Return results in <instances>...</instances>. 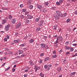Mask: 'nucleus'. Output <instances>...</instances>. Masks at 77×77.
Masks as SVG:
<instances>
[{
	"label": "nucleus",
	"mask_w": 77,
	"mask_h": 77,
	"mask_svg": "<svg viewBox=\"0 0 77 77\" xmlns=\"http://www.w3.org/2000/svg\"><path fill=\"white\" fill-rule=\"evenodd\" d=\"M44 21L43 20H41L40 22V24H38L39 26H41L43 27H44Z\"/></svg>",
	"instance_id": "nucleus-1"
},
{
	"label": "nucleus",
	"mask_w": 77,
	"mask_h": 77,
	"mask_svg": "<svg viewBox=\"0 0 77 77\" xmlns=\"http://www.w3.org/2000/svg\"><path fill=\"white\" fill-rule=\"evenodd\" d=\"M21 26V23L19 22L16 26V29H18V28L20 27Z\"/></svg>",
	"instance_id": "nucleus-2"
},
{
	"label": "nucleus",
	"mask_w": 77,
	"mask_h": 77,
	"mask_svg": "<svg viewBox=\"0 0 77 77\" xmlns=\"http://www.w3.org/2000/svg\"><path fill=\"white\" fill-rule=\"evenodd\" d=\"M34 69H35V72H36L38 71V69H40V67H38L37 66H35Z\"/></svg>",
	"instance_id": "nucleus-3"
},
{
	"label": "nucleus",
	"mask_w": 77,
	"mask_h": 77,
	"mask_svg": "<svg viewBox=\"0 0 77 77\" xmlns=\"http://www.w3.org/2000/svg\"><path fill=\"white\" fill-rule=\"evenodd\" d=\"M44 68L45 69H47V70H49L50 69V68H49L48 66L47 65H45Z\"/></svg>",
	"instance_id": "nucleus-4"
},
{
	"label": "nucleus",
	"mask_w": 77,
	"mask_h": 77,
	"mask_svg": "<svg viewBox=\"0 0 77 77\" xmlns=\"http://www.w3.org/2000/svg\"><path fill=\"white\" fill-rule=\"evenodd\" d=\"M37 8H38V9H41L42 8V6L40 5L39 4H37Z\"/></svg>",
	"instance_id": "nucleus-5"
},
{
	"label": "nucleus",
	"mask_w": 77,
	"mask_h": 77,
	"mask_svg": "<svg viewBox=\"0 0 77 77\" xmlns=\"http://www.w3.org/2000/svg\"><path fill=\"white\" fill-rule=\"evenodd\" d=\"M40 45L41 46V48H44L45 46H46V44L44 43H42L40 44Z\"/></svg>",
	"instance_id": "nucleus-6"
},
{
	"label": "nucleus",
	"mask_w": 77,
	"mask_h": 77,
	"mask_svg": "<svg viewBox=\"0 0 77 77\" xmlns=\"http://www.w3.org/2000/svg\"><path fill=\"white\" fill-rule=\"evenodd\" d=\"M12 24H15L16 23V20L15 19H13L11 20Z\"/></svg>",
	"instance_id": "nucleus-7"
},
{
	"label": "nucleus",
	"mask_w": 77,
	"mask_h": 77,
	"mask_svg": "<svg viewBox=\"0 0 77 77\" xmlns=\"http://www.w3.org/2000/svg\"><path fill=\"white\" fill-rule=\"evenodd\" d=\"M27 17H28V18H29V19H32V18H33V16L29 14L28 15H27Z\"/></svg>",
	"instance_id": "nucleus-8"
},
{
	"label": "nucleus",
	"mask_w": 77,
	"mask_h": 77,
	"mask_svg": "<svg viewBox=\"0 0 77 77\" xmlns=\"http://www.w3.org/2000/svg\"><path fill=\"white\" fill-rule=\"evenodd\" d=\"M56 12L58 16L60 15V14H62V12H61L59 11H56Z\"/></svg>",
	"instance_id": "nucleus-9"
},
{
	"label": "nucleus",
	"mask_w": 77,
	"mask_h": 77,
	"mask_svg": "<svg viewBox=\"0 0 77 77\" xmlns=\"http://www.w3.org/2000/svg\"><path fill=\"white\" fill-rule=\"evenodd\" d=\"M63 41V38L62 36H61L59 39V42L60 43H62Z\"/></svg>",
	"instance_id": "nucleus-10"
},
{
	"label": "nucleus",
	"mask_w": 77,
	"mask_h": 77,
	"mask_svg": "<svg viewBox=\"0 0 77 77\" xmlns=\"http://www.w3.org/2000/svg\"><path fill=\"white\" fill-rule=\"evenodd\" d=\"M65 48L66 50H70V49H71V47L66 45L65 46Z\"/></svg>",
	"instance_id": "nucleus-11"
},
{
	"label": "nucleus",
	"mask_w": 77,
	"mask_h": 77,
	"mask_svg": "<svg viewBox=\"0 0 77 77\" xmlns=\"http://www.w3.org/2000/svg\"><path fill=\"white\" fill-rule=\"evenodd\" d=\"M76 74V72H74L72 73H71L70 74V76H72V75H75Z\"/></svg>",
	"instance_id": "nucleus-12"
},
{
	"label": "nucleus",
	"mask_w": 77,
	"mask_h": 77,
	"mask_svg": "<svg viewBox=\"0 0 77 77\" xmlns=\"http://www.w3.org/2000/svg\"><path fill=\"white\" fill-rule=\"evenodd\" d=\"M18 51H19V55L21 54H23V52H24V51L22 50H20Z\"/></svg>",
	"instance_id": "nucleus-13"
},
{
	"label": "nucleus",
	"mask_w": 77,
	"mask_h": 77,
	"mask_svg": "<svg viewBox=\"0 0 77 77\" xmlns=\"http://www.w3.org/2000/svg\"><path fill=\"white\" fill-rule=\"evenodd\" d=\"M57 57V55L56 54H54L51 57V58H56Z\"/></svg>",
	"instance_id": "nucleus-14"
},
{
	"label": "nucleus",
	"mask_w": 77,
	"mask_h": 77,
	"mask_svg": "<svg viewBox=\"0 0 77 77\" xmlns=\"http://www.w3.org/2000/svg\"><path fill=\"white\" fill-rule=\"evenodd\" d=\"M34 41L33 39H31L29 41V43H32V42H34Z\"/></svg>",
	"instance_id": "nucleus-15"
},
{
	"label": "nucleus",
	"mask_w": 77,
	"mask_h": 77,
	"mask_svg": "<svg viewBox=\"0 0 77 77\" xmlns=\"http://www.w3.org/2000/svg\"><path fill=\"white\" fill-rule=\"evenodd\" d=\"M40 76H41V77H44V74H43L42 73V72H41L39 74Z\"/></svg>",
	"instance_id": "nucleus-16"
},
{
	"label": "nucleus",
	"mask_w": 77,
	"mask_h": 77,
	"mask_svg": "<svg viewBox=\"0 0 77 77\" xmlns=\"http://www.w3.org/2000/svg\"><path fill=\"white\" fill-rule=\"evenodd\" d=\"M39 19H40L39 17H38V18H36L35 20V22H38V21H39Z\"/></svg>",
	"instance_id": "nucleus-17"
},
{
	"label": "nucleus",
	"mask_w": 77,
	"mask_h": 77,
	"mask_svg": "<svg viewBox=\"0 0 77 77\" xmlns=\"http://www.w3.org/2000/svg\"><path fill=\"white\" fill-rule=\"evenodd\" d=\"M8 18L9 20H11L12 18V16H11V15H9V16L8 17Z\"/></svg>",
	"instance_id": "nucleus-18"
},
{
	"label": "nucleus",
	"mask_w": 77,
	"mask_h": 77,
	"mask_svg": "<svg viewBox=\"0 0 77 77\" xmlns=\"http://www.w3.org/2000/svg\"><path fill=\"white\" fill-rule=\"evenodd\" d=\"M20 17L21 19H23V18H24L25 16H24L23 15H21L20 16Z\"/></svg>",
	"instance_id": "nucleus-19"
},
{
	"label": "nucleus",
	"mask_w": 77,
	"mask_h": 77,
	"mask_svg": "<svg viewBox=\"0 0 77 77\" xmlns=\"http://www.w3.org/2000/svg\"><path fill=\"white\" fill-rule=\"evenodd\" d=\"M3 22L2 23V24H5L6 23V21L5 20H3Z\"/></svg>",
	"instance_id": "nucleus-20"
},
{
	"label": "nucleus",
	"mask_w": 77,
	"mask_h": 77,
	"mask_svg": "<svg viewBox=\"0 0 77 77\" xmlns=\"http://www.w3.org/2000/svg\"><path fill=\"white\" fill-rule=\"evenodd\" d=\"M53 27L54 28V29H56L57 27H58V25H57L56 26H54Z\"/></svg>",
	"instance_id": "nucleus-21"
},
{
	"label": "nucleus",
	"mask_w": 77,
	"mask_h": 77,
	"mask_svg": "<svg viewBox=\"0 0 77 77\" xmlns=\"http://www.w3.org/2000/svg\"><path fill=\"white\" fill-rule=\"evenodd\" d=\"M62 70V69H61V67H59L57 69V71H58V72H60L61 71V70Z\"/></svg>",
	"instance_id": "nucleus-22"
},
{
	"label": "nucleus",
	"mask_w": 77,
	"mask_h": 77,
	"mask_svg": "<svg viewBox=\"0 0 77 77\" xmlns=\"http://www.w3.org/2000/svg\"><path fill=\"white\" fill-rule=\"evenodd\" d=\"M45 48L46 50H47V49H48V48H49V47H48V46L46 45L45 46Z\"/></svg>",
	"instance_id": "nucleus-23"
},
{
	"label": "nucleus",
	"mask_w": 77,
	"mask_h": 77,
	"mask_svg": "<svg viewBox=\"0 0 77 77\" xmlns=\"http://www.w3.org/2000/svg\"><path fill=\"white\" fill-rule=\"evenodd\" d=\"M10 27L9 25H8L7 26L5 27L6 29H9V27Z\"/></svg>",
	"instance_id": "nucleus-24"
},
{
	"label": "nucleus",
	"mask_w": 77,
	"mask_h": 77,
	"mask_svg": "<svg viewBox=\"0 0 77 77\" xmlns=\"http://www.w3.org/2000/svg\"><path fill=\"white\" fill-rule=\"evenodd\" d=\"M42 62H43V60H40L39 61V63L40 64H41V63H42Z\"/></svg>",
	"instance_id": "nucleus-25"
},
{
	"label": "nucleus",
	"mask_w": 77,
	"mask_h": 77,
	"mask_svg": "<svg viewBox=\"0 0 77 77\" xmlns=\"http://www.w3.org/2000/svg\"><path fill=\"white\" fill-rule=\"evenodd\" d=\"M20 47H24L25 46H26V45H25V44H21L20 45Z\"/></svg>",
	"instance_id": "nucleus-26"
},
{
	"label": "nucleus",
	"mask_w": 77,
	"mask_h": 77,
	"mask_svg": "<svg viewBox=\"0 0 77 77\" xmlns=\"http://www.w3.org/2000/svg\"><path fill=\"white\" fill-rule=\"evenodd\" d=\"M33 5H31L29 7V9H33Z\"/></svg>",
	"instance_id": "nucleus-27"
},
{
	"label": "nucleus",
	"mask_w": 77,
	"mask_h": 77,
	"mask_svg": "<svg viewBox=\"0 0 77 77\" xmlns=\"http://www.w3.org/2000/svg\"><path fill=\"white\" fill-rule=\"evenodd\" d=\"M63 17H65L66 15V13L63 14Z\"/></svg>",
	"instance_id": "nucleus-28"
},
{
	"label": "nucleus",
	"mask_w": 77,
	"mask_h": 77,
	"mask_svg": "<svg viewBox=\"0 0 77 77\" xmlns=\"http://www.w3.org/2000/svg\"><path fill=\"white\" fill-rule=\"evenodd\" d=\"M48 4H49L48 2H46L45 4V6H48Z\"/></svg>",
	"instance_id": "nucleus-29"
},
{
	"label": "nucleus",
	"mask_w": 77,
	"mask_h": 77,
	"mask_svg": "<svg viewBox=\"0 0 77 77\" xmlns=\"http://www.w3.org/2000/svg\"><path fill=\"white\" fill-rule=\"evenodd\" d=\"M29 63L30 64V65L32 66L33 65V62L31 61L29 62Z\"/></svg>",
	"instance_id": "nucleus-30"
},
{
	"label": "nucleus",
	"mask_w": 77,
	"mask_h": 77,
	"mask_svg": "<svg viewBox=\"0 0 77 77\" xmlns=\"http://www.w3.org/2000/svg\"><path fill=\"white\" fill-rule=\"evenodd\" d=\"M66 62H67V61H66V60H64L63 61V63H66Z\"/></svg>",
	"instance_id": "nucleus-31"
},
{
	"label": "nucleus",
	"mask_w": 77,
	"mask_h": 77,
	"mask_svg": "<svg viewBox=\"0 0 77 77\" xmlns=\"http://www.w3.org/2000/svg\"><path fill=\"white\" fill-rule=\"evenodd\" d=\"M59 42H58V40H56V42L54 43L55 44H59Z\"/></svg>",
	"instance_id": "nucleus-32"
},
{
	"label": "nucleus",
	"mask_w": 77,
	"mask_h": 77,
	"mask_svg": "<svg viewBox=\"0 0 77 77\" xmlns=\"http://www.w3.org/2000/svg\"><path fill=\"white\" fill-rule=\"evenodd\" d=\"M65 45H68V44H69V42H66V43H65Z\"/></svg>",
	"instance_id": "nucleus-33"
},
{
	"label": "nucleus",
	"mask_w": 77,
	"mask_h": 77,
	"mask_svg": "<svg viewBox=\"0 0 77 77\" xmlns=\"http://www.w3.org/2000/svg\"><path fill=\"white\" fill-rule=\"evenodd\" d=\"M10 68H11V67L10 66H8V67L5 70V71H8V69H10Z\"/></svg>",
	"instance_id": "nucleus-34"
},
{
	"label": "nucleus",
	"mask_w": 77,
	"mask_h": 77,
	"mask_svg": "<svg viewBox=\"0 0 77 77\" xmlns=\"http://www.w3.org/2000/svg\"><path fill=\"white\" fill-rule=\"evenodd\" d=\"M48 67H49V68H51V66H52L51 65H48Z\"/></svg>",
	"instance_id": "nucleus-35"
},
{
	"label": "nucleus",
	"mask_w": 77,
	"mask_h": 77,
	"mask_svg": "<svg viewBox=\"0 0 77 77\" xmlns=\"http://www.w3.org/2000/svg\"><path fill=\"white\" fill-rule=\"evenodd\" d=\"M60 2H56V5H60Z\"/></svg>",
	"instance_id": "nucleus-36"
},
{
	"label": "nucleus",
	"mask_w": 77,
	"mask_h": 77,
	"mask_svg": "<svg viewBox=\"0 0 77 77\" xmlns=\"http://www.w3.org/2000/svg\"><path fill=\"white\" fill-rule=\"evenodd\" d=\"M70 19H68L66 21L67 23H69L70 21Z\"/></svg>",
	"instance_id": "nucleus-37"
},
{
	"label": "nucleus",
	"mask_w": 77,
	"mask_h": 77,
	"mask_svg": "<svg viewBox=\"0 0 77 77\" xmlns=\"http://www.w3.org/2000/svg\"><path fill=\"white\" fill-rule=\"evenodd\" d=\"M15 68H13L12 69V72H15Z\"/></svg>",
	"instance_id": "nucleus-38"
},
{
	"label": "nucleus",
	"mask_w": 77,
	"mask_h": 77,
	"mask_svg": "<svg viewBox=\"0 0 77 77\" xmlns=\"http://www.w3.org/2000/svg\"><path fill=\"white\" fill-rule=\"evenodd\" d=\"M22 11L23 12H26V9H23L22 10Z\"/></svg>",
	"instance_id": "nucleus-39"
},
{
	"label": "nucleus",
	"mask_w": 77,
	"mask_h": 77,
	"mask_svg": "<svg viewBox=\"0 0 77 77\" xmlns=\"http://www.w3.org/2000/svg\"><path fill=\"white\" fill-rule=\"evenodd\" d=\"M59 16H60V17H63V14L61 13V14L59 15Z\"/></svg>",
	"instance_id": "nucleus-40"
},
{
	"label": "nucleus",
	"mask_w": 77,
	"mask_h": 77,
	"mask_svg": "<svg viewBox=\"0 0 77 77\" xmlns=\"http://www.w3.org/2000/svg\"><path fill=\"white\" fill-rule=\"evenodd\" d=\"M60 36H58L57 37V40L58 41L59 39H60Z\"/></svg>",
	"instance_id": "nucleus-41"
},
{
	"label": "nucleus",
	"mask_w": 77,
	"mask_h": 77,
	"mask_svg": "<svg viewBox=\"0 0 77 77\" xmlns=\"http://www.w3.org/2000/svg\"><path fill=\"white\" fill-rule=\"evenodd\" d=\"M53 54H56V51H54L53 52Z\"/></svg>",
	"instance_id": "nucleus-42"
},
{
	"label": "nucleus",
	"mask_w": 77,
	"mask_h": 77,
	"mask_svg": "<svg viewBox=\"0 0 77 77\" xmlns=\"http://www.w3.org/2000/svg\"><path fill=\"white\" fill-rule=\"evenodd\" d=\"M44 53H41V54L40 55V56H43L44 55Z\"/></svg>",
	"instance_id": "nucleus-43"
},
{
	"label": "nucleus",
	"mask_w": 77,
	"mask_h": 77,
	"mask_svg": "<svg viewBox=\"0 0 77 77\" xmlns=\"http://www.w3.org/2000/svg\"><path fill=\"white\" fill-rule=\"evenodd\" d=\"M42 12H47V11L46 10L44 9L43 11H42Z\"/></svg>",
	"instance_id": "nucleus-44"
},
{
	"label": "nucleus",
	"mask_w": 77,
	"mask_h": 77,
	"mask_svg": "<svg viewBox=\"0 0 77 77\" xmlns=\"http://www.w3.org/2000/svg\"><path fill=\"white\" fill-rule=\"evenodd\" d=\"M72 45L73 46H77V44L76 43L72 44Z\"/></svg>",
	"instance_id": "nucleus-45"
},
{
	"label": "nucleus",
	"mask_w": 77,
	"mask_h": 77,
	"mask_svg": "<svg viewBox=\"0 0 77 77\" xmlns=\"http://www.w3.org/2000/svg\"><path fill=\"white\" fill-rule=\"evenodd\" d=\"M15 35L16 36H18V33L16 32L15 33Z\"/></svg>",
	"instance_id": "nucleus-46"
},
{
	"label": "nucleus",
	"mask_w": 77,
	"mask_h": 77,
	"mask_svg": "<svg viewBox=\"0 0 77 77\" xmlns=\"http://www.w3.org/2000/svg\"><path fill=\"white\" fill-rule=\"evenodd\" d=\"M20 8H23V4H21L20 5Z\"/></svg>",
	"instance_id": "nucleus-47"
},
{
	"label": "nucleus",
	"mask_w": 77,
	"mask_h": 77,
	"mask_svg": "<svg viewBox=\"0 0 77 77\" xmlns=\"http://www.w3.org/2000/svg\"><path fill=\"white\" fill-rule=\"evenodd\" d=\"M43 38L44 39H47V36H44V37H43Z\"/></svg>",
	"instance_id": "nucleus-48"
},
{
	"label": "nucleus",
	"mask_w": 77,
	"mask_h": 77,
	"mask_svg": "<svg viewBox=\"0 0 77 77\" xmlns=\"http://www.w3.org/2000/svg\"><path fill=\"white\" fill-rule=\"evenodd\" d=\"M17 40V43H20V40L18 39V40Z\"/></svg>",
	"instance_id": "nucleus-49"
},
{
	"label": "nucleus",
	"mask_w": 77,
	"mask_h": 77,
	"mask_svg": "<svg viewBox=\"0 0 77 77\" xmlns=\"http://www.w3.org/2000/svg\"><path fill=\"white\" fill-rule=\"evenodd\" d=\"M63 51V50H62V49H60L59 51V53H62V52Z\"/></svg>",
	"instance_id": "nucleus-50"
},
{
	"label": "nucleus",
	"mask_w": 77,
	"mask_h": 77,
	"mask_svg": "<svg viewBox=\"0 0 77 77\" xmlns=\"http://www.w3.org/2000/svg\"><path fill=\"white\" fill-rule=\"evenodd\" d=\"M27 38H28V37L27 36H26L24 38V39L26 40V39H27Z\"/></svg>",
	"instance_id": "nucleus-51"
},
{
	"label": "nucleus",
	"mask_w": 77,
	"mask_h": 77,
	"mask_svg": "<svg viewBox=\"0 0 77 77\" xmlns=\"http://www.w3.org/2000/svg\"><path fill=\"white\" fill-rule=\"evenodd\" d=\"M9 54H13V52L12 51H10L9 52Z\"/></svg>",
	"instance_id": "nucleus-52"
},
{
	"label": "nucleus",
	"mask_w": 77,
	"mask_h": 77,
	"mask_svg": "<svg viewBox=\"0 0 77 77\" xmlns=\"http://www.w3.org/2000/svg\"><path fill=\"white\" fill-rule=\"evenodd\" d=\"M29 14V12L28 11H26L25 12L26 15H27V14Z\"/></svg>",
	"instance_id": "nucleus-53"
},
{
	"label": "nucleus",
	"mask_w": 77,
	"mask_h": 77,
	"mask_svg": "<svg viewBox=\"0 0 77 77\" xmlns=\"http://www.w3.org/2000/svg\"><path fill=\"white\" fill-rule=\"evenodd\" d=\"M64 1V0H60V3H62Z\"/></svg>",
	"instance_id": "nucleus-54"
},
{
	"label": "nucleus",
	"mask_w": 77,
	"mask_h": 77,
	"mask_svg": "<svg viewBox=\"0 0 77 77\" xmlns=\"http://www.w3.org/2000/svg\"><path fill=\"white\" fill-rule=\"evenodd\" d=\"M51 35H49L48 37L49 39H51Z\"/></svg>",
	"instance_id": "nucleus-55"
},
{
	"label": "nucleus",
	"mask_w": 77,
	"mask_h": 77,
	"mask_svg": "<svg viewBox=\"0 0 77 77\" xmlns=\"http://www.w3.org/2000/svg\"><path fill=\"white\" fill-rule=\"evenodd\" d=\"M74 50V48H70V51H73V50Z\"/></svg>",
	"instance_id": "nucleus-56"
},
{
	"label": "nucleus",
	"mask_w": 77,
	"mask_h": 77,
	"mask_svg": "<svg viewBox=\"0 0 77 77\" xmlns=\"http://www.w3.org/2000/svg\"><path fill=\"white\" fill-rule=\"evenodd\" d=\"M47 60H48V57H47L45 59V61H47Z\"/></svg>",
	"instance_id": "nucleus-57"
},
{
	"label": "nucleus",
	"mask_w": 77,
	"mask_h": 77,
	"mask_svg": "<svg viewBox=\"0 0 77 77\" xmlns=\"http://www.w3.org/2000/svg\"><path fill=\"white\" fill-rule=\"evenodd\" d=\"M24 77H27V75L25 74L24 75Z\"/></svg>",
	"instance_id": "nucleus-58"
},
{
	"label": "nucleus",
	"mask_w": 77,
	"mask_h": 77,
	"mask_svg": "<svg viewBox=\"0 0 77 77\" xmlns=\"http://www.w3.org/2000/svg\"><path fill=\"white\" fill-rule=\"evenodd\" d=\"M26 23H29V20H27L26 21Z\"/></svg>",
	"instance_id": "nucleus-59"
},
{
	"label": "nucleus",
	"mask_w": 77,
	"mask_h": 77,
	"mask_svg": "<svg viewBox=\"0 0 77 77\" xmlns=\"http://www.w3.org/2000/svg\"><path fill=\"white\" fill-rule=\"evenodd\" d=\"M4 40L5 41V42H6L7 41V38H4Z\"/></svg>",
	"instance_id": "nucleus-60"
},
{
	"label": "nucleus",
	"mask_w": 77,
	"mask_h": 77,
	"mask_svg": "<svg viewBox=\"0 0 77 77\" xmlns=\"http://www.w3.org/2000/svg\"><path fill=\"white\" fill-rule=\"evenodd\" d=\"M39 30H40V29H35V31H36V32H39Z\"/></svg>",
	"instance_id": "nucleus-61"
},
{
	"label": "nucleus",
	"mask_w": 77,
	"mask_h": 77,
	"mask_svg": "<svg viewBox=\"0 0 77 77\" xmlns=\"http://www.w3.org/2000/svg\"><path fill=\"white\" fill-rule=\"evenodd\" d=\"M74 14H75V15L77 14V10L75 12Z\"/></svg>",
	"instance_id": "nucleus-62"
},
{
	"label": "nucleus",
	"mask_w": 77,
	"mask_h": 77,
	"mask_svg": "<svg viewBox=\"0 0 77 77\" xmlns=\"http://www.w3.org/2000/svg\"><path fill=\"white\" fill-rule=\"evenodd\" d=\"M25 56V54H23L21 55V57H24Z\"/></svg>",
	"instance_id": "nucleus-63"
},
{
	"label": "nucleus",
	"mask_w": 77,
	"mask_h": 77,
	"mask_svg": "<svg viewBox=\"0 0 77 77\" xmlns=\"http://www.w3.org/2000/svg\"><path fill=\"white\" fill-rule=\"evenodd\" d=\"M14 42L15 43H17V40H16L14 41Z\"/></svg>",
	"instance_id": "nucleus-64"
}]
</instances>
